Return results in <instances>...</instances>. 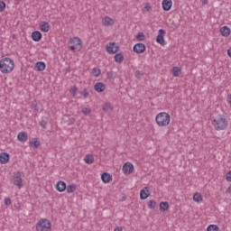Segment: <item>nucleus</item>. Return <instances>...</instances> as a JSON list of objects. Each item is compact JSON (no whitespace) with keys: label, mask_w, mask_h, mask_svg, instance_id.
I'll return each instance as SVG.
<instances>
[{"label":"nucleus","mask_w":231,"mask_h":231,"mask_svg":"<svg viewBox=\"0 0 231 231\" xmlns=\"http://www.w3.org/2000/svg\"><path fill=\"white\" fill-rule=\"evenodd\" d=\"M215 131H225L228 127V119L223 115L217 116L211 122Z\"/></svg>","instance_id":"1"},{"label":"nucleus","mask_w":231,"mask_h":231,"mask_svg":"<svg viewBox=\"0 0 231 231\" xmlns=\"http://www.w3.org/2000/svg\"><path fill=\"white\" fill-rule=\"evenodd\" d=\"M15 68V63L14 60L10 58H4L0 60V71L4 74L12 73Z\"/></svg>","instance_id":"2"},{"label":"nucleus","mask_w":231,"mask_h":231,"mask_svg":"<svg viewBox=\"0 0 231 231\" xmlns=\"http://www.w3.org/2000/svg\"><path fill=\"white\" fill-rule=\"evenodd\" d=\"M155 122L159 127H167L171 124V115L161 112L155 116Z\"/></svg>","instance_id":"3"},{"label":"nucleus","mask_w":231,"mask_h":231,"mask_svg":"<svg viewBox=\"0 0 231 231\" xmlns=\"http://www.w3.org/2000/svg\"><path fill=\"white\" fill-rule=\"evenodd\" d=\"M69 48L71 51H80L82 50V40L79 37L70 38L69 41Z\"/></svg>","instance_id":"4"},{"label":"nucleus","mask_w":231,"mask_h":231,"mask_svg":"<svg viewBox=\"0 0 231 231\" xmlns=\"http://www.w3.org/2000/svg\"><path fill=\"white\" fill-rule=\"evenodd\" d=\"M36 231H51V222L47 218H41L36 223Z\"/></svg>","instance_id":"5"},{"label":"nucleus","mask_w":231,"mask_h":231,"mask_svg":"<svg viewBox=\"0 0 231 231\" xmlns=\"http://www.w3.org/2000/svg\"><path fill=\"white\" fill-rule=\"evenodd\" d=\"M13 183L18 187V189H23V171H17L14 174Z\"/></svg>","instance_id":"6"},{"label":"nucleus","mask_w":231,"mask_h":231,"mask_svg":"<svg viewBox=\"0 0 231 231\" xmlns=\"http://www.w3.org/2000/svg\"><path fill=\"white\" fill-rule=\"evenodd\" d=\"M134 171V165L133 163L127 162L123 165V172L125 176H129L133 174Z\"/></svg>","instance_id":"7"},{"label":"nucleus","mask_w":231,"mask_h":231,"mask_svg":"<svg viewBox=\"0 0 231 231\" xmlns=\"http://www.w3.org/2000/svg\"><path fill=\"white\" fill-rule=\"evenodd\" d=\"M156 41L158 44H161V46H165V30L160 29L158 31Z\"/></svg>","instance_id":"8"},{"label":"nucleus","mask_w":231,"mask_h":231,"mask_svg":"<svg viewBox=\"0 0 231 231\" xmlns=\"http://www.w3.org/2000/svg\"><path fill=\"white\" fill-rule=\"evenodd\" d=\"M106 49L107 53H109L110 55L116 53V42H109L106 45Z\"/></svg>","instance_id":"9"},{"label":"nucleus","mask_w":231,"mask_h":231,"mask_svg":"<svg viewBox=\"0 0 231 231\" xmlns=\"http://www.w3.org/2000/svg\"><path fill=\"white\" fill-rule=\"evenodd\" d=\"M146 50V47H145V44L143 43H136L134 46V53H143V51H145Z\"/></svg>","instance_id":"10"},{"label":"nucleus","mask_w":231,"mask_h":231,"mask_svg":"<svg viewBox=\"0 0 231 231\" xmlns=\"http://www.w3.org/2000/svg\"><path fill=\"white\" fill-rule=\"evenodd\" d=\"M162 6L164 12H169L172 8V0H162Z\"/></svg>","instance_id":"11"},{"label":"nucleus","mask_w":231,"mask_h":231,"mask_svg":"<svg viewBox=\"0 0 231 231\" xmlns=\"http://www.w3.org/2000/svg\"><path fill=\"white\" fill-rule=\"evenodd\" d=\"M151 196V191L149 190V187H144L140 191V199H147Z\"/></svg>","instance_id":"12"},{"label":"nucleus","mask_w":231,"mask_h":231,"mask_svg":"<svg viewBox=\"0 0 231 231\" xmlns=\"http://www.w3.org/2000/svg\"><path fill=\"white\" fill-rule=\"evenodd\" d=\"M94 89L97 93H104V91H106V84L102 82H97L94 85Z\"/></svg>","instance_id":"13"},{"label":"nucleus","mask_w":231,"mask_h":231,"mask_svg":"<svg viewBox=\"0 0 231 231\" xmlns=\"http://www.w3.org/2000/svg\"><path fill=\"white\" fill-rule=\"evenodd\" d=\"M8 162H10V154L6 152L0 153V163H2V165H5Z\"/></svg>","instance_id":"14"},{"label":"nucleus","mask_w":231,"mask_h":231,"mask_svg":"<svg viewBox=\"0 0 231 231\" xmlns=\"http://www.w3.org/2000/svg\"><path fill=\"white\" fill-rule=\"evenodd\" d=\"M29 147H32V149H39V147H41V142L37 138H32L29 142Z\"/></svg>","instance_id":"15"},{"label":"nucleus","mask_w":231,"mask_h":231,"mask_svg":"<svg viewBox=\"0 0 231 231\" xmlns=\"http://www.w3.org/2000/svg\"><path fill=\"white\" fill-rule=\"evenodd\" d=\"M40 30L43 32V33H48V32H50V23L48 22H42L40 23Z\"/></svg>","instance_id":"16"},{"label":"nucleus","mask_w":231,"mask_h":231,"mask_svg":"<svg viewBox=\"0 0 231 231\" xmlns=\"http://www.w3.org/2000/svg\"><path fill=\"white\" fill-rule=\"evenodd\" d=\"M32 39L35 42H39V41H41V39H42V33H41V32H39V31H34L32 33Z\"/></svg>","instance_id":"17"},{"label":"nucleus","mask_w":231,"mask_h":231,"mask_svg":"<svg viewBox=\"0 0 231 231\" xmlns=\"http://www.w3.org/2000/svg\"><path fill=\"white\" fill-rule=\"evenodd\" d=\"M18 141L24 143L28 141V134L26 132H20L17 135Z\"/></svg>","instance_id":"18"},{"label":"nucleus","mask_w":231,"mask_h":231,"mask_svg":"<svg viewBox=\"0 0 231 231\" xmlns=\"http://www.w3.org/2000/svg\"><path fill=\"white\" fill-rule=\"evenodd\" d=\"M102 24H103V26H113V24H115V20L111 19L108 16H106L102 20Z\"/></svg>","instance_id":"19"},{"label":"nucleus","mask_w":231,"mask_h":231,"mask_svg":"<svg viewBox=\"0 0 231 231\" xmlns=\"http://www.w3.org/2000/svg\"><path fill=\"white\" fill-rule=\"evenodd\" d=\"M220 33H221L222 37H228L231 33L230 28H228V26L221 27Z\"/></svg>","instance_id":"20"},{"label":"nucleus","mask_w":231,"mask_h":231,"mask_svg":"<svg viewBox=\"0 0 231 231\" xmlns=\"http://www.w3.org/2000/svg\"><path fill=\"white\" fill-rule=\"evenodd\" d=\"M56 189L59 192H64V190H66V182L64 181H59L57 184H56Z\"/></svg>","instance_id":"21"},{"label":"nucleus","mask_w":231,"mask_h":231,"mask_svg":"<svg viewBox=\"0 0 231 231\" xmlns=\"http://www.w3.org/2000/svg\"><path fill=\"white\" fill-rule=\"evenodd\" d=\"M193 201L195 203H202L203 202V196H201V193L196 192L193 194Z\"/></svg>","instance_id":"22"},{"label":"nucleus","mask_w":231,"mask_h":231,"mask_svg":"<svg viewBox=\"0 0 231 231\" xmlns=\"http://www.w3.org/2000/svg\"><path fill=\"white\" fill-rule=\"evenodd\" d=\"M37 71H44L46 69V63L43 61H38L35 65Z\"/></svg>","instance_id":"23"},{"label":"nucleus","mask_w":231,"mask_h":231,"mask_svg":"<svg viewBox=\"0 0 231 231\" xmlns=\"http://www.w3.org/2000/svg\"><path fill=\"white\" fill-rule=\"evenodd\" d=\"M85 163H88V165H91L95 162V158L92 154H87L84 158Z\"/></svg>","instance_id":"24"},{"label":"nucleus","mask_w":231,"mask_h":231,"mask_svg":"<svg viewBox=\"0 0 231 231\" xmlns=\"http://www.w3.org/2000/svg\"><path fill=\"white\" fill-rule=\"evenodd\" d=\"M101 180L104 183H109V181H111V175L107 172H104L101 175Z\"/></svg>","instance_id":"25"},{"label":"nucleus","mask_w":231,"mask_h":231,"mask_svg":"<svg viewBox=\"0 0 231 231\" xmlns=\"http://www.w3.org/2000/svg\"><path fill=\"white\" fill-rule=\"evenodd\" d=\"M159 207H160L161 212H165V211L169 210V203L168 202H161Z\"/></svg>","instance_id":"26"},{"label":"nucleus","mask_w":231,"mask_h":231,"mask_svg":"<svg viewBox=\"0 0 231 231\" xmlns=\"http://www.w3.org/2000/svg\"><path fill=\"white\" fill-rule=\"evenodd\" d=\"M172 73L173 77H180V75L181 74V69H180L179 67H173Z\"/></svg>","instance_id":"27"},{"label":"nucleus","mask_w":231,"mask_h":231,"mask_svg":"<svg viewBox=\"0 0 231 231\" xmlns=\"http://www.w3.org/2000/svg\"><path fill=\"white\" fill-rule=\"evenodd\" d=\"M103 111L109 113V111H113V106L110 105V103H106L103 105Z\"/></svg>","instance_id":"28"},{"label":"nucleus","mask_w":231,"mask_h":231,"mask_svg":"<svg viewBox=\"0 0 231 231\" xmlns=\"http://www.w3.org/2000/svg\"><path fill=\"white\" fill-rule=\"evenodd\" d=\"M207 231H219V226L216 224H211L207 227Z\"/></svg>","instance_id":"29"},{"label":"nucleus","mask_w":231,"mask_h":231,"mask_svg":"<svg viewBox=\"0 0 231 231\" xmlns=\"http://www.w3.org/2000/svg\"><path fill=\"white\" fill-rule=\"evenodd\" d=\"M75 190H77V186H75L74 184H70L67 187V192L69 194L75 192Z\"/></svg>","instance_id":"30"},{"label":"nucleus","mask_w":231,"mask_h":231,"mask_svg":"<svg viewBox=\"0 0 231 231\" xmlns=\"http://www.w3.org/2000/svg\"><path fill=\"white\" fill-rule=\"evenodd\" d=\"M100 73H102V70L98 68H93L92 69V75L94 77H100Z\"/></svg>","instance_id":"31"},{"label":"nucleus","mask_w":231,"mask_h":231,"mask_svg":"<svg viewBox=\"0 0 231 231\" xmlns=\"http://www.w3.org/2000/svg\"><path fill=\"white\" fill-rule=\"evenodd\" d=\"M79 91V88L77 86H73L69 89V93L72 95V97H77V92Z\"/></svg>","instance_id":"32"},{"label":"nucleus","mask_w":231,"mask_h":231,"mask_svg":"<svg viewBox=\"0 0 231 231\" xmlns=\"http://www.w3.org/2000/svg\"><path fill=\"white\" fill-rule=\"evenodd\" d=\"M135 39L136 41H145V34H143V32H138Z\"/></svg>","instance_id":"33"},{"label":"nucleus","mask_w":231,"mask_h":231,"mask_svg":"<svg viewBox=\"0 0 231 231\" xmlns=\"http://www.w3.org/2000/svg\"><path fill=\"white\" fill-rule=\"evenodd\" d=\"M148 208H151V210H154V208H156V201L150 200L148 203Z\"/></svg>","instance_id":"34"},{"label":"nucleus","mask_w":231,"mask_h":231,"mask_svg":"<svg viewBox=\"0 0 231 231\" xmlns=\"http://www.w3.org/2000/svg\"><path fill=\"white\" fill-rule=\"evenodd\" d=\"M40 125L42 129H46L47 128V125H48V121L44 120V118H42L41 121H40Z\"/></svg>","instance_id":"35"},{"label":"nucleus","mask_w":231,"mask_h":231,"mask_svg":"<svg viewBox=\"0 0 231 231\" xmlns=\"http://www.w3.org/2000/svg\"><path fill=\"white\" fill-rule=\"evenodd\" d=\"M81 113H83V115H91V108L88 107H83L81 110Z\"/></svg>","instance_id":"36"},{"label":"nucleus","mask_w":231,"mask_h":231,"mask_svg":"<svg viewBox=\"0 0 231 231\" xmlns=\"http://www.w3.org/2000/svg\"><path fill=\"white\" fill-rule=\"evenodd\" d=\"M80 94L83 96V98H88V97H89V92H88L87 88H84L83 91L80 92Z\"/></svg>","instance_id":"37"},{"label":"nucleus","mask_w":231,"mask_h":231,"mask_svg":"<svg viewBox=\"0 0 231 231\" xmlns=\"http://www.w3.org/2000/svg\"><path fill=\"white\" fill-rule=\"evenodd\" d=\"M116 62H124V55L117 53L116 54Z\"/></svg>","instance_id":"38"},{"label":"nucleus","mask_w":231,"mask_h":231,"mask_svg":"<svg viewBox=\"0 0 231 231\" xmlns=\"http://www.w3.org/2000/svg\"><path fill=\"white\" fill-rule=\"evenodd\" d=\"M4 201L6 207H10V205H12V199L10 198H5Z\"/></svg>","instance_id":"39"},{"label":"nucleus","mask_w":231,"mask_h":231,"mask_svg":"<svg viewBox=\"0 0 231 231\" xmlns=\"http://www.w3.org/2000/svg\"><path fill=\"white\" fill-rule=\"evenodd\" d=\"M6 8V4L4 1L0 2V12H5V9Z\"/></svg>","instance_id":"40"},{"label":"nucleus","mask_w":231,"mask_h":231,"mask_svg":"<svg viewBox=\"0 0 231 231\" xmlns=\"http://www.w3.org/2000/svg\"><path fill=\"white\" fill-rule=\"evenodd\" d=\"M75 122H76L75 117H70V118L68 120V125H73V124H75Z\"/></svg>","instance_id":"41"},{"label":"nucleus","mask_w":231,"mask_h":231,"mask_svg":"<svg viewBox=\"0 0 231 231\" xmlns=\"http://www.w3.org/2000/svg\"><path fill=\"white\" fill-rule=\"evenodd\" d=\"M226 181L231 182V171L226 173Z\"/></svg>","instance_id":"42"},{"label":"nucleus","mask_w":231,"mask_h":231,"mask_svg":"<svg viewBox=\"0 0 231 231\" xmlns=\"http://www.w3.org/2000/svg\"><path fill=\"white\" fill-rule=\"evenodd\" d=\"M144 10L145 12H149L151 10V5H149V4H146L144 6Z\"/></svg>","instance_id":"43"},{"label":"nucleus","mask_w":231,"mask_h":231,"mask_svg":"<svg viewBox=\"0 0 231 231\" xmlns=\"http://www.w3.org/2000/svg\"><path fill=\"white\" fill-rule=\"evenodd\" d=\"M107 79H113V72H107Z\"/></svg>","instance_id":"44"},{"label":"nucleus","mask_w":231,"mask_h":231,"mask_svg":"<svg viewBox=\"0 0 231 231\" xmlns=\"http://www.w3.org/2000/svg\"><path fill=\"white\" fill-rule=\"evenodd\" d=\"M202 5H208V0H200Z\"/></svg>","instance_id":"45"},{"label":"nucleus","mask_w":231,"mask_h":231,"mask_svg":"<svg viewBox=\"0 0 231 231\" xmlns=\"http://www.w3.org/2000/svg\"><path fill=\"white\" fill-rule=\"evenodd\" d=\"M227 103L231 106V95L227 96Z\"/></svg>","instance_id":"46"},{"label":"nucleus","mask_w":231,"mask_h":231,"mask_svg":"<svg viewBox=\"0 0 231 231\" xmlns=\"http://www.w3.org/2000/svg\"><path fill=\"white\" fill-rule=\"evenodd\" d=\"M141 75H142V73L140 72V70H137V71L135 72V76H136L137 78H140Z\"/></svg>","instance_id":"47"},{"label":"nucleus","mask_w":231,"mask_h":231,"mask_svg":"<svg viewBox=\"0 0 231 231\" xmlns=\"http://www.w3.org/2000/svg\"><path fill=\"white\" fill-rule=\"evenodd\" d=\"M227 55L228 57H231V47L227 50Z\"/></svg>","instance_id":"48"},{"label":"nucleus","mask_w":231,"mask_h":231,"mask_svg":"<svg viewBox=\"0 0 231 231\" xmlns=\"http://www.w3.org/2000/svg\"><path fill=\"white\" fill-rule=\"evenodd\" d=\"M33 108L35 109V111H39V106H37V105H34Z\"/></svg>","instance_id":"49"},{"label":"nucleus","mask_w":231,"mask_h":231,"mask_svg":"<svg viewBox=\"0 0 231 231\" xmlns=\"http://www.w3.org/2000/svg\"><path fill=\"white\" fill-rule=\"evenodd\" d=\"M116 231H122V227H117Z\"/></svg>","instance_id":"50"},{"label":"nucleus","mask_w":231,"mask_h":231,"mask_svg":"<svg viewBox=\"0 0 231 231\" xmlns=\"http://www.w3.org/2000/svg\"><path fill=\"white\" fill-rule=\"evenodd\" d=\"M115 60H116V55L114 56Z\"/></svg>","instance_id":"51"},{"label":"nucleus","mask_w":231,"mask_h":231,"mask_svg":"<svg viewBox=\"0 0 231 231\" xmlns=\"http://www.w3.org/2000/svg\"><path fill=\"white\" fill-rule=\"evenodd\" d=\"M114 231H116V227L114 228Z\"/></svg>","instance_id":"52"},{"label":"nucleus","mask_w":231,"mask_h":231,"mask_svg":"<svg viewBox=\"0 0 231 231\" xmlns=\"http://www.w3.org/2000/svg\"><path fill=\"white\" fill-rule=\"evenodd\" d=\"M178 28V26L177 25H175V30Z\"/></svg>","instance_id":"53"}]
</instances>
